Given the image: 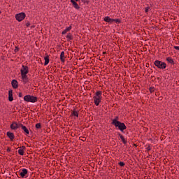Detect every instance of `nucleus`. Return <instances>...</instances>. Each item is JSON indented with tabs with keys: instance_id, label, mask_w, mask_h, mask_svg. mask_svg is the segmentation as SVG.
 I'll list each match as a JSON object with an SVG mask.
<instances>
[{
	"instance_id": "nucleus-1",
	"label": "nucleus",
	"mask_w": 179,
	"mask_h": 179,
	"mask_svg": "<svg viewBox=\"0 0 179 179\" xmlns=\"http://www.w3.org/2000/svg\"><path fill=\"white\" fill-rule=\"evenodd\" d=\"M101 96H103L102 91H96V92L94 94V96H93V100L95 106H99V104L101 103Z\"/></svg>"
},
{
	"instance_id": "nucleus-2",
	"label": "nucleus",
	"mask_w": 179,
	"mask_h": 179,
	"mask_svg": "<svg viewBox=\"0 0 179 179\" xmlns=\"http://www.w3.org/2000/svg\"><path fill=\"white\" fill-rule=\"evenodd\" d=\"M24 101H26L27 103H37V101H38V98L37 96L28 94L24 96Z\"/></svg>"
},
{
	"instance_id": "nucleus-3",
	"label": "nucleus",
	"mask_w": 179,
	"mask_h": 179,
	"mask_svg": "<svg viewBox=\"0 0 179 179\" xmlns=\"http://www.w3.org/2000/svg\"><path fill=\"white\" fill-rule=\"evenodd\" d=\"M18 174V178H27V177H29V171L27 169H20Z\"/></svg>"
},
{
	"instance_id": "nucleus-4",
	"label": "nucleus",
	"mask_w": 179,
	"mask_h": 179,
	"mask_svg": "<svg viewBox=\"0 0 179 179\" xmlns=\"http://www.w3.org/2000/svg\"><path fill=\"white\" fill-rule=\"evenodd\" d=\"M154 65H155V66H157V68H158L159 69H166V68H167V64L160 60H155L154 62Z\"/></svg>"
},
{
	"instance_id": "nucleus-5",
	"label": "nucleus",
	"mask_w": 179,
	"mask_h": 179,
	"mask_svg": "<svg viewBox=\"0 0 179 179\" xmlns=\"http://www.w3.org/2000/svg\"><path fill=\"white\" fill-rule=\"evenodd\" d=\"M113 125L114 127H115V128H117L119 131H122V133H124V131L127 129V125H125V123L124 122H119Z\"/></svg>"
},
{
	"instance_id": "nucleus-6",
	"label": "nucleus",
	"mask_w": 179,
	"mask_h": 179,
	"mask_svg": "<svg viewBox=\"0 0 179 179\" xmlns=\"http://www.w3.org/2000/svg\"><path fill=\"white\" fill-rule=\"evenodd\" d=\"M20 127L23 134H24V135L26 136H29V135H30V132H33L31 131V129H30V128H27L26 126L23 125V124H22V123Z\"/></svg>"
},
{
	"instance_id": "nucleus-7",
	"label": "nucleus",
	"mask_w": 179,
	"mask_h": 179,
	"mask_svg": "<svg viewBox=\"0 0 179 179\" xmlns=\"http://www.w3.org/2000/svg\"><path fill=\"white\" fill-rule=\"evenodd\" d=\"M15 19L17 22H22L26 19V13H20L15 15Z\"/></svg>"
},
{
	"instance_id": "nucleus-8",
	"label": "nucleus",
	"mask_w": 179,
	"mask_h": 179,
	"mask_svg": "<svg viewBox=\"0 0 179 179\" xmlns=\"http://www.w3.org/2000/svg\"><path fill=\"white\" fill-rule=\"evenodd\" d=\"M22 125V123H17V122H13L10 125V129H13V131H16L17 128H20Z\"/></svg>"
},
{
	"instance_id": "nucleus-9",
	"label": "nucleus",
	"mask_w": 179,
	"mask_h": 179,
	"mask_svg": "<svg viewBox=\"0 0 179 179\" xmlns=\"http://www.w3.org/2000/svg\"><path fill=\"white\" fill-rule=\"evenodd\" d=\"M20 72L21 75H25L29 73V66L22 65Z\"/></svg>"
},
{
	"instance_id": "nucleus-10",
	"label": "nucleus",
	"mask_w": 179,
	"mask_h": 179,
	"mask_svg": "<svg viewBox=\"0 0 179 179\" xmlns=\"http://www.w3.org/2000/svg\"><path fill=\"white\" fill-rule=\"evenodd\" d=\"M70 117H76L77 118L79 117V110H76V108L72 110Z\"/></svg>"
},
{
	"instance_id": "nucleus-11",
	"label": "nucleus",
	"mask_w": 179,
	"mask_h": 179,
	"mask_svg": "<svg viewBox=\"0 0 179 179\" xmlns=\"http://www.w3.org/2000/svg\"><path fill=\"white\" fill-rule=\"evenodd\" d=\"M21 78L22 80L24 85H26V83H28L29 77L27 76V74H21Z\"/></svg>"
},
{
	"instance_id": "nucleus-12",
	"label": "nucleus",
	"mask_w": 179,
	"mask_h": 179,
	"mask_svg": "<svg viewBox=\"0 0 179 179\" xmlns=\"http://www.w3.org/2000/svg\"><path fill=\"white\" fill-rule=\"evenodd\" d=\"M6 135H7L8 138H9L10 141L11 142H13V139H15V134L10 132V131H8L6 133Z\"/></svg>"
},
{
	"instance_id": "nucleus-13",
	"label": "nucleus",
	"mask_w": 179,
	"mask_h": 179,
	"mask_svg": "<svg viewBox=\"0 0 179 179\" xmlns=\"http://www.w3.org/2000/svg\"><path fill=\"white\" fill-rule=\"evenodd\" d=\"M11 85L13 89H17L19 87V83L16 80H13L11 81Z\"/></svg>"
},
{
	"instance_id": "nucleus-14",
	"label": "nucleus",
	"mask_w": 179,
	"mask_h": 179,
	"mask_svg": "<svg viewBox=\"0 0 179 179\" xmlns=\"http://www.w3.org/2000/svg\"><path fill=\"white\" fill-rule=\"evenodd\" d=\"M45 57H44V65L45 66L48 65V64H50V55H48V53H45Z\"/></svg>"
},
{
	"instance_id": "nucleus-15",
	"label": "nucleus",
	"mask_w": 179,
	"mask_h": 179,
	"mask_svg": "<svg viewBox=\"0 0 179 179\" xmlns=\"http://www.w3.org/2000/svg\"><path fill=\"white\" fill-rule=\"evenodd\" d=\"M70 2L72 3V5L75 9H77V10H79L80 9V6H79V4H78V1H75L73 0H70Z\"/></svg>"
},
{
	"instance_id": "nucleus-16",
	"label": "nucleus",
	"mask_w": 179,
	"mask_h": 179,
	"mask_svg": "<svg viewBox=\"0 0 179 179\" xmlns=\"http://www.w3.org/2000/svg\"><path fill=\"white\" fill-rule=\"evenodd\" d=\"M117 135L119 137H120L122 143H124V145H127V143H128V141H127V139H125V137H124L122 134H121V133L118 132Z\"/></svg>"
},
{
	"instance_id": "nucleus-17",
	"label": "nucleus",
	"mask_w": 179,
	"mask_h": 179,
	"mask_svg": "<svg viewBox=\"0 0 179 179\" xmlns=\"http://www.w3.org/2000/svg\"><path fill=\"white\" fill-rule=\"evenodd\" d=\"M8 101H13V90H9L8 91Z\"/></svg>"
},
{
	"instance_id": "nucleus-18",
	"label": "nucleus",
	"mask_w": 179,
	"mask_h": 179,
	"mask_svg": "<svg viewBox=\"0 0 179 179\" xmlns=\"http://www.w3.org/2000/svg\"><path fill=\"white\" fill-rule=\"evenodd\" d=\"M104 22H106V23H113L114 22V19L110 18L109 16H106L103 19Z\"/></svg>"
},
{
	"instance_id": "nucleus-19",
	"label": "nucleus",
	"mask_w": 179,
	"mask_h": 179,
	"mask_svg": "<svg viewBox=\"0 0 179 179\" xmlns=\"http://www.w3.org/2000/svg\"><path fill=\"white\" fill-rule=\"evenodd\" d=\"M66 38L67 39V41L69 43V41L73 40V35H72V34H71V32H69L66 36Z\"/></svg>"
},
{
	"instance_id": "nucleus-20",
	"label": "nucleus",
	"mask_w": 179,
	"mask_h": 179,
	"mask_svg": "<svg viewBox=\"0 0 179 179\" xmlns=\"http://www.w3.org/2000/svg\"><path fill=\"white\" fill-rule=\"evenodd\" d=\"M65 58H66V57H65V52L62 51L60 54L61 62H62V63L65 62Z\"/></svg>"
},
{
	"instance_id": "nucleus-21",
	"label": "nucleus",
	"mask_w": 179,
	"mask_h": 179,
	"mask_svg": "<svg viewBox=\"0 0 179 179\" xmlns=\"http://www.w3.org/2000/svg\"><path fill=\"white\" fill-rule=\"evenodd\" d=\"M166 61H167L169 64H171V65H176V62H174V60L171 57H166Z\"/></svg>"
},
{
	"instance_id": "nucleus-22",
	"label": "nucleus",
	"mask_w": 179,
	"mask_h": 179,
	"mask_svg": "<svg viewBox=\"0 0 179 179\" xmlns=\"http://www.w3.org/2000/svg\"><path fill=\"white\" fill-rule=\"evenodd\" d=\"M120 122V117L119 116H115L113 120H112L111 124L114 125L117 123Z\"/></svg>"
},
{
	"instance_id": "nucleus-23",
	"label": "nucleus",
	"mask_w": 179,
	"mask_h": 179,
	"mask_svg": "<svg viewBox=\"0 0 179 179\" xmlns=\"http://www.w3.org/2000/svg\"><path fill=\"white\" fill-rule=\"evenodd\" d=\"M72 30V25H70L69 27H66L62 32V34H66L68 31H71Z\"/></svg>"
},
{
	"instance_id": "nucleus-24",
	"label": "nucleus",
	"mask_w": 179,
	"mask_h": 179,
	"mask_svg": "<svg viewBox=\"0 0 179 179\" xmlns=\"http://www.w3.org/2000/svg\"><path fill=\"white\" fill-rule=\"evenodd\" d=\"M18 154L20 156H23L24 155V150H22V148H20L18 150Z\"/></svg>"
},
{
	"instance_id": "nucleus-25",
	"label": "nucleus",
	"mask_w": 179,
	"mask_h": 179,
	"mask_svg": "<svg viewBox=\"0 0 179 179\" xmlns=\"http://www.w3.org/2000/svg\"><path fill=\"white\" fill-rule=\"evenodd\" d=\"M152 9H150V6H148V7H145L144 8V12L145 13H148V12H150Z\"/></svg>"
},
{
	"instance_id": "nucleus-26",
	"label": "nucleus",
	"mask_w": 179,
	"mask_h": 179,
	"mask_svg": "<svg viewBox=\"0 0 179 179\" xmlns=\"http://www.w3.org/2000/svg\"><path fill=\"white\" fill-rule=\"evenodd\" d=\"M35 128H36V129H41V123L36 124Z\"/></svg>"
},
{
	"instance_id": "nucleus-27",
	"label": "nucleus",
	"mask_w": 179,
	"mask_h": 179,
	"mask_svg": "<svg viewBox=\"0 0 179 179\" xmlns=\"http://www.w3.org/2000/svg\"><path fill=\"white\" fill-rule=\"evenodd\" d=\"M149 91H150V94H152V93H153L155 92V87H150L149 88Z\"/></svg>"
},
{
	"instance_id": "nucleus-28",
	"label": "nucleus",
	"mask_w": 179,
	"mask_h": 179,
	"mask_svg": "<svg viewBox=\"0 0 179 179\" xmlns=\"http://www.w3.org/2000/svg\"><path fill=\"white\" fill-rule=\"evenodd\" d=\"M113 22L115 23H121V19L117 18V19H113Z\"/></svg>"
},
{
	"instance_id": "nucleus-29",
	"label": "nucleus",
	"mask_w": 179,
	"mask_h": 179,
	"mask_svg": "<svg viewBox=\"0 0 179 179\" xmlns=\"http://www.w3.org/2000/svg\"><path fill=\"white\" fill-rule=\"evenodd\" d=\"M118 164L120 166V167H124L125 166V162H120Z\"/></svg>"
},
{
	"instance_id": "nucleus-30",
	"label": "nucleus",
	"mask_w": 179,
	"mask_h": 179,
	"mask_svg": "<svg viewBox=\"0 0 179 179\" xmlns=\"http://www.w3.org/2000/svg\"><path fill=\"white\" fill-rule=\"evenodd\" d=\"M150 150H152V148L150 147V144L148 145V148H146V152L148 153L150 152Z\"/></svg>"
},
{
	"instance_id": "nucleus-31",
	"label": "nucleus",
	"mask_w": 179,
	"mask_h": 179,
	"mask_svg": "<svg viewBox=\"0 0 179 179\" xmlns=\"http://www.w3.org/2000/svg\"><path fill=\"white\" fill-rule=\"evenodd\" d=\"M20 49L19 48V46H15V48L14 50V52H19V50Z\"/></svg>"
},
{
	"instance_id": "nucleus-32",
	"label": "nucleus",
	"mask_w": 179,
	"mask_h": 179,
	"mask_svg": "<svg viewBox=\"0 0 179 179\" xmlns=\"http://www.w3.org/2000/svg\"><path fill=\"white\" fill-rule=\"evenodd\" d=\"M80 141H83V142H85V141H86V137H84V136L80 137Z\"/></svg>"
},
{
	"instance_id": "nucleus-33",
	"label": "nucleus",
	"mask_w": 179,
	"mask_h": 179,
	"mask_svg": "<svg viewBox=\"0 0 179 179\" xmlns=\"http://www.w3.org/2000/svg\"><path fill=\"white\" fill-rule=\"evenodd\" d=\"M20 149L23 150H26V146L22 145V147L20 148Z\"/></svg>"
},
{
	"instance_id": "nucleus-34",
	"label": "nucleus",
	"mask_w": 179,
	"mask_h": 179,
	"mask_svg": "<svg viewBox=\"0 0 179 179\" xmlns=\"http://www.w3.org/2000/svg\"><path fill=\"white\" fill-rule=\"evenodd\" d=\"M10 149H11L10 147L7 148V150H6L7 153H10Z\"/></svg>"
},
{
	"instance_id": "nucleus-35",
	"label": "nucleus",
	"mask_w": 179,
	"mask_h": 179,
	"mask_svg": "<svg viewBox=\"0 0 179 179\" xmlns=\"http://www.w3.org/2000/svg\"><path fill=\"white\" fill-rule=\"evenodd\" d=\"M18 96L19 97H23V94L22 92H19Z\"/></svg>"
},
{
	"instance_id": "nucleus-36",
	"label": "nucleus",
	"mask_w": 179,
	"mask_h": 179,
	"mask_svg": "<svg viewBox=\"0 0 179 179\" xmlns=\"http://www.w3.org/2000/svg\"><path fill=\"white\" fill-rule=\"evenodd\" d=\"M173 48L179 51V46H173Z\"/></svg>"
},
{
	"instance_id": "nucleus-37",
	"label": "nucleus",
	"mask_w": 179,
	"mask_h": 179,
	"mask_svg": "<svg viewBox=\"0 0 179 179\" xmlns=\"http://www.w3.org/2000/svg\"><path fill=\"white\" fill-rule=\"evenodd\" d=\"M25 25L27 26V27H29L30 26V22H27Z\"/></svg>"
},
{
	"instance_id": "nucleus-38",
	"label": "nucleus",
	"mask_w": 179,
	"mask_h": 179,
	"mask_svg": "<svg viewBox=\"0 0 179 179\" xmlns=\"http://www.w3.org/2000/svg\"><path fill=\"white\" fill-rule=\"evenodd\" d=\"M85 2H86V3H87V5H89V3H90V0H87V1H86Z\"/></svg>"
},
{
	"instance_id": "nucleus-39",
	"label": "nucleus",
	"mask_w": 179,
	"mask_h": 179,
	"mask_svg": "<svg viewBox=\"0 0 179 179\" xmlns=\"http://www.w3.org/2000/svg\"><path fill=\"white\" fill-rule=\"evenodd\" d=\"M158 100H163V96H159V97L158 98Z\"/></svg>"
},
{
	"instance_id": "nucleus-40",
	"label": "nucleus",
	"mask_w": 179,
	"mask_h": 179,
	"mask_svg": "<svg viewBox=\"0 0 179 179\" xmlns=\"http://www.w3.org/2000/svg\"><path fill=\"white\" fill-rule=\"evenodd\" d=\"M36 27V25H31V29H34Z\"/></svg>"
},
{
	"instance_id": "nucleus-41",
	"label": "nucleus",
	"mask_w": 179,
	"mask_h": 179,
	"mask_svg": "<svg viewBox=\"0 0 179 179\" xmlns=\"http://www.w3.org/2000/svg\"><path fill=\"white\" fill-rule=\"evenodd\" d=\"M133 146H135L136 148H138V144L134 143V144H133Z\"/></svg>"
},
{
	"instance_id": "nucleus-42",
	"label": "nucleus",
	"mask_w": 179,
	"mask_h": 179,
	"mask_svg": "<svg viewBox=\"0 0 179 179\" xmlns=\"http://www.w3.org/2000/svg\"><path fill=\"white\" fill-rule=\"evenodd\" d=\"M73 1H74L76 2H80V0H73Z\"/></svg>"
},
{
	"instance_id": "nucleus-43",
	"label": "nucleus",
	"mask_w": 179,
	"mask_h": 179,
	"mask_svg": "<svg viewBox=\"0 0 179 179\" xmlns=\"http://www.w3.org/2000/svg\"><path fill=\"white\" fill-rule=\"evenodd\" d=\"M157 80H160V79H162V78L157 77Z\"/></svg>"
},
{
	"instance_id": "nucleus-44",
	"label": "nucleus",
	"mask_w": 179,
	"mask_h": 179,
	"mask_svg": "<svg viewBox=\"0 0 179 179\" xmlns=\"http://www.w3.org/2000/svg\"><path fill=\"white\" fill-rule=\"evenodd\" d=\"M103 54L104 55V54H107V52H103Z\"/></svg>"
},
{
	"instance_id": "nucleus-45",
	"label": "nucleus",
	"mask_w": 179,
	"mask_h": 179,
	"mask_svg": "<svg viewBox=\"0 0 179 179\" xmlns=\"http://www.w3.org/2000/svg\"><path fill=\"white\" fill-rule=\"evenodd\" d=\"M1 13H2V11H0V15H1Z\"/></svg>"
},
{
	"instance_id": "nucleus-46",
	"label": "nucleus",
	"mask_w": 179,
	"mask_h": 179,
	"mask_svg": "<svg viewBox=\"0 0 179 179\" xmlns=\"http://www.w3.org/2000/svg\"><path fill=\"white\" fill-rule=\"evenodd\" d=\"M178 131H179V127H178Z\"/></svg>"
},
{
	"instance_id": "nucleus-47",
	"label": "nucleus",
	"mask_w": 179,
	"mask_h": 179,
	"mask_svg": "<svg viewBox=\"0 0 179 179\" xmlns=\"http://www.w3.org/2000/svg\"><path fill=\"white\" fill-rule=\"evenodd\" d=\"M16 175L17 176V172H16Z\"/></svg>"
}]
</instances>
